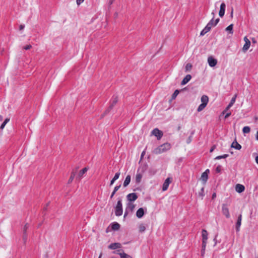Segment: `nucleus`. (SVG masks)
Listing matches in <instances>:
<instances>
[{
  "label": "nucleus",
  "mask_w": 258,
  "mask_h": 258,
  "mask_svg": "<svg viewBox=\"0 0 258 258\" xmlns=\"http://www.w3.org/2000/svg\"><path fill=\"white\" fill-rule=\"evenodd\" d=\"M207 105L204 104V103H201L198 107V109H197V111L198 112H200L202 110H203L205 107Z\"/></svg>",
  "instance_id": "72a5a7b5"
},
{
  "label": "nucleus",
  "mask_w": 258,
  "mask_h": 258,
  "mask_svg": "<svg viewBox=\"0 0 258 258\" xmlns=\"http://www.w3.org/2000/svg\"><path fill=\"white\" fill-rule=\"evenodd\" d=\"M233 105L231 104L230 103H229L228 106L226 107L225 109L223 111V113L224 114L225 111L228 110Z\"/></svg>",
  "instance_id": "49530a36"
},
{
  "label": "nucleus",
  "mask_w": 258,
  "mask_h": 258,
  "mask_svg": "<svg viewBox=\"0 0 258 258\" xmlns=\"http://www.w3.org/2000/svg\"><path fill=\"white\" fill-rule=\"evenodd\" d=\"M135 208V205L132 203L128 202L126 204V207L125 209V212L124 214V218H125L128 215L129 212H133Z\"/></svg>",
  "instance_id": "7ed1b4c3"
},
{
  "label": "nucleus",
  "mask_w": 258,
  "mask_h": 258,
  "mask_svg": "<svg viewBox=\"0 0 258 258\" xmlns=\"http://www.w3.org/2000/svg\"><path fill=\"white\" fill-rule=\"evenodd\" d=\"M255 162L257 164H258V155H257L255 158Z\"/></svg>",
  "instance_id": "338daca9"
},
{
  "label": "nucleus",
  "mask_w": 258,
  "mask_h": 258,
  "mask_svg": "<svg viewBox=\"0 0 258 258\" xmlns=\"http://www.w3.org/2000/svg\"><path fill=\"white\" fill-rule=\"evenodd\" d=\"M171 181L172 178L168 177L165 179L162 185L163 191H165L168 189L169 185L171 182Z\"/></svg>",
  "instance_id": "0eeeda50"
},
{
  "label": "nucleus",
  "mask_w": 258,
  "mask_h": 258,
  "mask_svg": "<svg viewBox=\"0 0 258 258\" xmlns=\"http://www.w3.org/2000/svg\"><path fill=\"white\" fill-rule=\"evenodd\" d=\"M216 197V192H214V193L212 194V200H214Z\"/></svg>",
  "instance_id": "69168bd1"
},
{
  "label": "nucleus",
  "mask_w": 258,
  "mask_h": 258,
  "mask_svg": "<svg viewBox=\"0 0 258 258\" xmlns=\"http://www.w3.org/2000/svg\"><path fill=\"white\" fill-rule=\"evenodd\" d=\"M208 32L207 31H205L204 29L201 31L200 33V36H204L205 34H206Z\"/></svg>",
  "instance_id": "09e8293b"
},
{
  "label": "nucleus",
  "mask_w": 258,
  "mask_h": 258,
  "mask_svg": "<svg viewBox=\"0 0 258 258\" xmlns=\"http://www.w3.org/2000/svg\"><path fill=\"white\" fill-rule=\"evenodd\" d=\"M194 134H195V131H193L191 132L190 135L188 137V138H187V139L186 140L187 144H189L191 143V142L192 141V136L194 135Z\"/></svg>",
  "instance_id": "c85d7f7f"
},
{
  "label": "nucleus",
  "mask_w": 258,
  "mask_h": 258,
  "mask_svg": "<svg viewBox=\"0 0 258 258\" xmlns=\"http://www.w3.org/2000/svg\"><path fill=\"white\" fill-rule=\"evenodd\" d=\"M250 131V128L248 126H244L242 128V132L243 134H248Z\"/></svg>",
  "instance_id": "cd10ccee"
},
{
  "label": "nucleus",
  "mask_w": 258,
  "mask_h": 258,
  "mask_svg": "<svg viewBox=\"0 0 258 258\" xmlns=\"http://www.w3.org/2000/svg\"><path fill=\"white\" fill-rule=\"evenodd\" d=\"M142 175L141 173H137L136 176V182L137 183H139L141 181Z\"/></svg>",
  "instance_id": "bb28decb"
},
{
  "label": "nucleus",
  "mask_w": 258,
  "mask_h": 258,
  "mask_svg": "<svg viewBox=\"0 0 258 258\" xmlns=\"http://www.w3.org/2000/svg\"><path fill=\"white\" fill-rule=\"evenodd\" d=\"M121 247V244L118 242L112 243L109 244L108 246V248L110 249H116L117 248H120Z\"/></svg>",
  "instance_id": "f8f14e48"
},
{
  "label": "nucleus",
  "mask_w": 258,
  "mask_h": 258,
  "mask_svg": "<svg viewBox=\"0 0 258 258\" xmlns=\"http://www.w3.org/2000/svg\"><path fill=\"white\" fill-rule=\"evenodd\" d=\"M149 173L151 175H154L156 173V171L153 169H150L149 170Z\"/></svg>",
  "instance_id": "603ef678"
},
{
  "label": "nucleus",
  "mask_w": 258,
  "mask_h": 258,
  "mask_svg": "<svg viewBox=\"0 0 258 258\" xmlns=\"http://www.w3.org/2000/svg\"><path fill=\"white\" fill-rule=\"evenodd\" d=\"M231 147L238 150L241 149V146L238 143H237L236 139L234 140V141L233 142Z\"/></svg>",
  "instance_id": "f3484780"
},
{
  "label": "nucleus",
  "mask_w": 258,
  "mask_h": 258,
  "mask_svg": "<svg viewBox=\"0 0 258 258\" xmlns=\"http://www.w3.org/2000/svg\"><path fill=\"white\" fill-rule=\"evenodd\" d=\"M118 101V97L116 96L113 95L111 99V101L110 104V106L113 108Z\"/></svg>",
  "instance_id": "a211bd4d"
},
{
  "label": "nucleus",
  "mask_w": 258,
  "mask_h": 258,
  "mask_svg": "<svg viewBox=\"0 0 258 258\" xmlns=\"http://www.w3.org/2000/svg\"><path fill=\"white\" fill-rule=\"evenodd\" d=\"M256 140L258 141V131H257L255 136Z\"/></svg>",
  "instance_id": "774afa93"
},
{
  "label": "nucleus",
  "mask_w": 258,
  "mask_h": 258,
  "mask_svg": "<svg viewBox=\"0 0 258 258\" xmlns=\"http://www.w3.org/2000/svg\"><path fill=\"white\" fill-rule=\"evenodd\" d=\"M199 196L203 197L204 196V187H203L199 192Z\"/></svg>",
  "instance_id": "37998d69"
},
{
  "label": "nucleus",
  "mask_w": 258,
  "mask_h": 258,
  "mask_svg": "<svg viewBox=\"0 0 258 258\" xmlns=\"http://www.w3.org/2000/svg\"><path fill=\"white\" fill-rule=\"evenodd\" d=\"M204 30H205V31H207V32H209L210 31V30L211 29V28H210V27H209V26H207L206 25V27L204 28Z\"/></svg>",
  "instance_id": "5fc2aeb1"
},
{
  "label": "nucleus",
  "mask_w": 258,
  "mask_h": 258,
  "mask_svg": "<svg viewBox=\"0 0 258 258\" xmlns=\"http://www.w3.org/2000/svg\"><path fill=\"white\" fill-rule=\"evenodd\" d=\"M250 45V41H246L245 42V44H244L242 50L243 52L246 51L249 48Z\"/></svg>",
  "instance_id": "5701e85b"
},
{
  "label": "nucleus",
  "mask_w": 258,
  "mask_h": 258,
  "mask_svg": "<svg viewBox=\"0 0 258 258\" xmlns=\"http://www.w3.org/2000/svg\"><path fill=\"white\" fill-rule=\"evenodd\" d=\"M236 97H237V95L235 94L234 95V96L232 98V99H231L230 102V103L231 104L233 105L234 103L235 102Z\"/></svg>",
  "instance_id": "79ce46f5"
},
{
  "label": "nucleus",
  "mask_w": 258,
  "mask_h": 258,
  "mask_svg": "<svg viewBox=\"0 0 258 258\" xmlns=\"http://www.w3.org/2000/svg\"><path fill=\"white\" fill-rule=\"evenodd\" d=\"M206 245L207 244H205V246L203 247V244H202V250H201V254H202V256H203L204 254H205V249H206Z\"/></svg>",
  "instance_id": "c03bdc74"
},
{
  "label": "nucleus",
  "mask_w": 258,
  "mask_h": 258,
  "mask_svg": "<svg viewBox=\"0 0 258 258\" xmlns=\"http://www.w3.org/2000/svg\"><path fill=\"white\" fill-rule=\"evenodd\" d=\"M120 187L121 184H119V185H117L114 187V189L111 194L110 199H112L113 197L116 192L120 188Z\"/></svg>",
  "instance_id": "b1692460"
},
{
  "label": "nucleus",
  "mask_w": 258,
  "mask_h": 258,
  "mask_svg": "<svg viewBox=\"0 0 258 258\" xmlns=\"http://www.w3.org/2000/svg\"><path fill=\"white\" fill-rule=\"evenodd\" d=\"M112 109L110 106L104 111V113L102 114V116H104L105 115L107 114Z\"/></svg>",
  "instance_id": "e433bc0d"
},
{
  "label": "nucleus",
  "mask_w": 258,
  "mask_h": 258,
  "mask_svg": "<svg viewBox=\"0 0 258 258\" xmlns=\"http://www.w3.org/2000/svg\"><path fill=\"white\" fill-rule=\"evenodd\" d=\"M171 146L169 143H164L155 148L153 153L155 154H160L170 149Z\"/></svg>",
  "instance_id": "f257e3e1"
},
{
  "label": "nucleus",
  "mask_w": 258,
  "mask_h": 258,
  "mask_svg": "<svg viewBox=\"0 0 258 258\" xmlns=\"http://www.w3.org/2000/svg\"><path fill=\"white\" fill-rule=\"evenodd\" d=\"M89 170L88 167H85L80 171L78 176L76 177V180H80L83 175Z\"/></svg>",
  "instance_id": "6e6552de"
},
{
  "label": "nucleus",
  "mask_w": 258,
  "mask_h": 258,
  "mask_svg": "<svg viewBox=\"0 0 258 258\" xmlns=\"http://www.w3.org/2000/svg\"><path fill=\"white\" fill-rule=\"evenodd\" d=\"M220 21V19L219 18H217L215 20V22H214V26H216L217 24L219 23Z\"/></svg>",
  "instance_id": "bf43d9fd"
},
{
  "label": "nucleus",
  "mask_w": 258,
  "mask_h": 258,
  "mask_svg": "<svg viewBox=\"0 0 258 258\" xmlns=\"http://www.w3.org/2000/svg\"><path fill=\"white\" fill-rule=\"evenodd\" d=\"M151 133L152 135L155 136L157 138L158 140H160L163 135V132L157 128H154L152 131Z\"/></svg>",
  "instance_id": "20e7f679"
},
{
  "label": "nucleus",
  "mask_w": 258,
  "mask_h": 258,
  "mask_svg": "<svg viewBox=\"0 0 258 258\" xmlns=\"http://www.w3.org/2000/svg\"><path fill=\"white\" fill-rule=\"evenodd\" d=\"M145 154V151H143L142 153H141V158H140V161L143 159V158H144V156Z\"/></svg>",
  "instance_id": "13d9d810"
},
{
  "label": "nucleus",
  "mask_w": 258,
  "mask_h": 258,
  "mask_svg": "<svg viewBox=\"0 0 258 258\" xmlns=\"http://www.w3.org/2000/svg\"><path fill=\"white\" fill-rule=\"evenodd\" d=\"M233 24H231L229 25L227 27H226L225 30L226 31H228L229 33L233 34Z\"/></svg>",
  "instance_id": "a878e982"
},
{
  "label": "nucleus",
  "mask_w": 258,
  "mask_h": 258,
  "mask_svg": "<svg viewBox=\"0 0 258 258\" xmlns=\"http://www.w3.org/2000/svg\"><path fill=\"white\" fill-rule=\"evenodd\" d=\"M146 230V227H140L139 232L142 233Z\"/></svg>",
  "instance_id": "864d4df0"
},
{
  "label": "nucleus",
  "mask_w": 258,
  "mask_h": 258,
  "mask_svg": "<svg viewBox=\"0 0 258 258\" xmlns=\"http://www.w3.org/2000/svg\"><path fill=\"white\" fill-rule=\"evenodd\" d=\"M121 250H117L116 251H113L114 253H117L120 255V258H132L130 255L124 253V252H120Z\"/></svg>",
  "instance_id": "4468645a"
},
{
  "label": "nucleus",
  "mask_w": 258,
  "mask_h": 258,
  "mask_svg": "<svg viewBox=\"0 0 258 258\" xmlns=\"http://www.w3.org/2000/svg\"><path fill=\"white\" fill-rule=\"evenodd\" d=\"M201 179L204 183L205 184L208 179V175L206 173H203L202 174Z\"/></svg>",
  "instance_id": "393cba45"
},
{
  "label": "nucleus",
  "mask_w": 258,
  "mask_h": 258,
  "mask_svg": "<svg viewBox=\"0 0 258 258\" xmlns=\"http://www.w3.org/2000/svg\"><path fill=\"white\" fill-rule=\"evenodd\" d=\"M145 209L143 208H140L136 212V216L138 218H141L145 214Z\"/></svg>",
  "instance_id": "ddd939ff"
},
{
  "label": "nucleus",
  "mask_w": 258,
  "mask_h": 258,
  "mask_svg": "<svg viewBox=\"0 0 258 258\" xmlns=\"http://www.w3.org/2000/svg\"><path fill=\"white\" fill-rule=\"evenodd\" d=\"M112 109L110 106L104 111V113L102 114V116H104L105 115L107 114Z\"/></svg>",
  "instance_id": "c9c22d12"
},
{
  "label": "nucleus",
  "mask_w": 258,
  "mask_h": 258,
  "mask_svg": "<svg viewBox=\"0 0 258 258\" xmlns=\"http://www.w3.org/2000/svg\"><path fill=\"white\" fill-rule=\"evenodd\" d=\"M27 227H24L23 232H24V235L23 237V240L24 241V242L25 243L27 241V235L26 234V231H27Z\"/></svg>",
  "instance_id": "2f4dec72"
},
{
  "label": "nucleus",
  "mask_w": 258,
  "mask_h": 258,
  "mask_svg": "<svg viewBox=\"0 0 258 258\" xmlns=\"http://www.w3.org/2000/svg\"><path fill=\"white\" fill-rule=\"evenodd\" d=\"M120 175V172H117L115 174V175L114 176V177L113 178H114V179H115L116 180L119 177Z\"/></svg>",
  "instance_id": "a18cd8bd"
},
{
  "label": "nucleus",
  "mask_w": 258,
  "mask_h": 258,
  "mask_svg": "<svg viewBox=\"0 0 258 258\" xmlns=\"http://www.w3.org/2000/svg\"><path fill=\"white\" fill-rule=\"evenodd\" d=\"M202 244H203V247L205 246V244H207V241L208 239V232L205 229H203L202 231Z\"/></svg>",
  "instance_id": "423d86ee"
},
{
  "label": "nucleus",
  "mask_w": 258,
  "mask_h": 258,
  "mask_svg": "<svg viewBox=\"0 0 258 258\" xmlns=\"http://www.w3.org/2000/svg\"><path fill=\"white\" fill-rule=\"evenodd\" d=\"M208 62L209 65L211 67H215L217 63V59L214 58L212 56H210L208 57Z\"/></svg>",
  "instance_id": "9b49d317"
},
{
  "label": "nucleus",
  "mask_w": 258,
  "mask_h": 258,
  "mask_svg": "<svg viewBox=\"0 0 258 258\" xmlns=\"http://www.w3.org/2000/svg\"><path fill=\"white\" fill-rule=\"evenodd\" d=\"M120 227H107L106 229V232L108 233L111 231H115L119 230Z\"/></svg>",
  "instance_id": "4be33fe9"
},
{
  "label": "nucleus",
  "mask_w": 258,
  "mask_h": 258,
  "mask_svg": "<svg viewBox=\"0 0 258 258\" xmlns=\"http://www.w3.org/2000/svg\"><path fill=\"white\" fill-rule=\"evenodd\" d=\"M76 173H77V169L73 170L72 171L71 176L68 180V184L71 183L73 181V180L76 176Z\"/></svg>",
  "instance_id": "6ab92c4d"
},
{
  "label": "nucleus",
  "mask_w": 258,
  "mask_h": 258,
  "mask_svg": "<svg viewBox=\"0 0 258 258\" xmlns=\"http://www.w3.org/2000/svg\"><path fill=\"white\" fill-rule=\"evenodd\" d=\"M225 4L224 2L222 3L220 7V10L219 12V15L221 18H222L225 14Z\"/></svg>",
  "instance_id": "1a4fd4ad"
},
{
  "label": "nucleus",
  "mask_w": 258,
  "mask_h": 258,
  "mask_svg": "<svg viewBox=\"0 0 258 258\" xmlns=\"http://www.w3.org/2000/svg\"><path fill=\"white\" fill-rule=\"evenodd\" d=\"M231 115V112L227 113L225 115V118H228Z\"/></svg>",
  "instance_id": "0e129e2a"
},
{
  "label": "nucleus",
  "mask_w": 258,
  "mask_h": 258,
  "mask_svg": "<svg viewBox=\"0 0 258 258\" xmlns=\"http://www.w3.org/2000/svg\"><path fill=\"white\" fill-rule=\"evenodd\" d=\"M131 179V176L130 175H127L125 179V180L123 182V187H126L130 183Z\"/></svg>",
  "instance_id": "aec40b11"
},
{
  "label": "nucleus",
  "mask_w": 258,
  "mask_h": 258,
  "mask_svg": "<svg viewBox=\"0 0 258 258\" xmlns=\"http://www.w3.org/2000/svg\"><path fill=\"white\" fill-rule=\"evenodd\" d=\"M122 201L120 199H118L117 205L115 207V214L116 216H120L122 214Z\"/></svg>",
  "instance_id": "f03ea898"
},
{
  "label": "nucleus",
  "mask_w": 258,
  "mask_h": 258,
  "mask_svg": "<svg viewBox=\"0 0 258 258\" xmlns=\"http://www.w3.org/2000/svg\"><path fill=\"white\" fill-rule=\"evenodd\" d=\"M148 165L147 164L145 163L143 165V166L141 168V171L142 172H144L147 169H148Z\"/></svg>",
  "instance_id": "58836bf2"
},
{
  "label": "nucleus",
  "mask_w": 258,
  "mask_h": 258,
  "mask_svg": "<svg viewBox=\"0 0 258 258\" xmlns=\"http://www.w3.org/2000/svg\"><path fill=\"white\" fill-rule=\"evenodd\" d=\"M241 223V215H240L237 218L235 226H240Z\"/></svg>",
  "instance_id": "4c0bfd02"
},
{
  "label": "nucleus",
  "mask_w": 258,
  "mask_h": 258,
  "mask_svg": "<svg viewBox=\"0 0 258 258\" xmlns=\"http://www.w3.org/2000/svg\"><path fill=\"white\" fill-rule=\"evenodd\" d=\"M235 190L238 193H241L245 190V187L243 185L237 184L235 186Z\"/></svg>",
  "instance_id": "2eb2a0df"
},
{
  "label": "nucleus",
  "mask_w": 258,
  "mask_h": 258,
  "mask_svg": "<svg viewBox=\"0 0 258 258\" xmlns=\"http://www.w3.org/2000/svg\"><path fill=\"white\" fill-rule=\"evenodd\" d=\"M201 102L202 103H204V104L207 105L209 102V97L207 95H203L201 97Z\"/></svg>",
  "instance_id": "412c9836"
},
{
  "label": "nucleus",
  "mask_w": 258,
  "mask_h": 258,
  "mask_svg": "<svg viewBox=\"0 0 258 258\" xmlns=\"http://www.w3.org/2000/svg\"><path fill=\"white\" fill-rule=\"evenodd\" d=\"M179 93V90H176L174 92V93L172 94V96H171L172 99H175Z\"/></svg>",
  "instance_id": "f704fd0d"
},
{
  "label": "nucleus",
  "mask_w": 258,
  "mask_h": 258,
  "mask_svg": "<svg viewBox=\"0 0 258 258\" xmlns=\"http://www.w3.org/2000/svg\"><path fill=\"white\" fill-rule=\"evenodd\" d=\"M9 121H10V118H6L5 119L4 121V122L2 123V124H1V126H0L1 129L3 130V129L5 127V126L6 124H7V123Z\"/></svg>",
  "instance_id": "7c9ffc66"
},
{
  "label": "nucleus",
  "mask_w": 258,
  "mask_h": 258,
  "mask_svg": "<svg viewBox=\"0 0 258 258\" xmlns=\"http://www.w3.org/2000/svg\"><path fill=\"white\" fill-rule=\"evenodd\" d=\"M192 66L191 63H188L186 64L185 67V72H187L190 71L191 70Z\"/></svg>",
  "instance_id": "c756f323"
},
{
  "label": "nucleus",
  "mask_w": 258,
  "mask_h": 258,
  "mask_svg": "<svg viewBox=\"0 0 258 258\" xmlns=\"http://www.w3.org/2000/svg\"><path fill=\"white\" fill-rule=\"evenodd\" d=\"M214 17H213L212 19L209 22L207 25L209 26V27L211 28L212 26H214Z\"/></svg>",
  "instance_id": "ea45409f"
},
{
  "label": "nucleus",
  "mask_w": 258,
  "mask_h": 258,
  "mask_svg": "<svg viewBox=\"0 0 258 258\" xmlns=\"http://www.w3.org/2000/svg\"><path fill=\"white\" fill-rule=\"evenodd\" d=\"M138 198V195L135 192L130 193L126 196V199L130 203L135 201Z\"/></svg>",
  "instance_id": "39448f33"
},
{
  "label": "nucleus",
  "mask_w": 258,
  "mask_h": 258,
  "mask_svg": "<svg viewBox=\"0 0 258 258\" xmlns=\"http://www.w3.org/2000/svg\"><path fill=\"white\" fill-rule=\"evenodd\" d=\"M208 32L207 31H205L204 29L201 31L200 33V36H204L205 34H206Z\"/></svg>",
  "instance_id": "8fccbe9b"
},
{
  "label": "nucleus",
  "mask_w": 258,
  "mask_h": 258,
  "mask_svg": "<svg viewBox=\"0 0 258 258\" xmlns=\"http://www.w3.org/2000/svg\"><path fill=\"white\" fill-rule=\"evenodd\" d=\"M84 1V0H77L76 1V3H77V4L78 6H79L82 3H83V2Z\"/></svg>",
  "instance_id": "6e6d98bb"
},
{
  "label": "nucleus",
  "mask_w": 258,
  "mask_h": 258,
  "mask_svg": "<svg viewBox=\"0 0 258 258\" xmlns=\"http://www.w3.org/2000/svg\"><path fill=\"white\" fill-rule=\"evenodd\" d=\"M25 28V25H20V26H19V30H22L24 29Z\"/></svg>",
  "instance_id": "e2e57ef3"
},
{
  "label": "nucleus",
  "mask_w": 258,
  "mask_h": 258,
  "mask_svg": "<svg viewBox=\"0 0 258 258\" xmlns=\"http://www.w3.org/2000/svg\"><path fill=\"white\" fill-rule=\"evenodd\" d=\"M191 79V76L189 74L186 75L181 82V85H184L186 84Z\"/></svg>",
  "instance_id": "dca6fc26"
},
{
  "label": "nucleus",
  "mask_w": 258,
  "mask_h": 258,
  "mask_svg": "<svg viewBox=\"0 0 258 258\" xmlns=\"http://www.w3.org/2000/svg\"><path fill=\"white\" fill-rule=\"evenodd\" d=\"M31 47H32L31 45L29 44V45H25V46H24L23 49H25V50H29Z\"/></svg>",
  "instance_id": "de8ad7c7"
},
{
  "label": "nucleus",
  "mask_w": 258,
  "mask_h": 258,
  "mask_svg": "<svg viewBox=\"0 0 258 258\" xmlns=\"http://www.w3.org/2000/svg\"><path fill=\"white\" fill-rule=\"evenodd\" d=\"M222 170V166L220 165H218L215 169V171L217 173H220Z\"/></svg>",
  "instance_id": "a19ab883"
},
{
  "label": "nucleus",
  "mask_w": 258,
  "mask_h": 258,
  "mask_svg": "<svg viewBox=\"0 0 258 258\" xmlns=\"http://www.w3.org/2000/svg\"><path fill=\"white\" fill-rule=\"evenodd\" d=\"M49 204V203H48L47 204V205H46V207H44V208H43V211H42V214H43V215H45V211H46V210H47V207L48 206Z\"/></svg>",
  "instance_id": "3c124183"
},
{
  "label": "nucleus",
  "mask_w": 258,
  "mask_h": 258,
  "mask_svg": "<svg viewBox=\"0 0 258 258\" xmlns=\"http://www.w3.org/2000/svg\"><path fill=\"white\" fill-rule=\"evenodd\" d=\"M115 181H116V180H115V179H114V178H113L111 180V181H110V184H109V185H110V186H111V185L114 183V182Z\"/></svg>",
  "instance_id": "680f3d73"
},
{
  "label": "nucleus",
  "mask_w": 258,
  "mask_h": 258,
  "mask_svg": "<svg viewBox=\"0 0 258 258\" xmlns=\"http://www.w3.org/2000/svg\"><path fill=\"white\" fill-rule=\"evenodd\" d=\"M216 146V145H214L211 148V149L210 150V152L211 153L212 152H213V151L215 149Z\"/></svg>",
  "instance_id": "052dcab7"
},
{
  "label": "nucleus",
  "mask_w": 258,
  "mask_h": 258,
  "mask_svg": "<svg viewBox=\"0 0 258 258\" xmlns=\"http://www.w3.org/2000/svg\"><path fill=\"white\" fill-rule=\"evenodd\" d=\"M228 156H229L228 154H224V155H220V156H217L215 158V160H220V159H225V158H227Z\"/></svg>",
  "instance_id": "473e14b6"
},
{
  "label": "nucleus",
  "mask_w": 258,
  "mask_h": 258,
  "mask_svg": "<svg viewBox=\"0 0 258 258\" xmlns=\"http://www.w3.org/2000/svg\"><path fill=\"white\" fill-rule=\"evenodd\" d=\"M109 226H120L117 222H113L110 224Z\"/></svg>",
  "instance_id": "4d7b16f0"
},
{
  "label": "nucleus",
  "mask_w": 258,
  "mask_h": 258,
  "mask_svg": "<svg viewBox=\"0 0 258 258\" xmlns=\"http://www.w3.org/2000/svg\"><path fill=\"white\" fill-rule=\"evenodd\" d=\"M222 213L224 215L226 218H229L230 214L229 212V209L227 207V205L223 204L222 208Z\"/></svg>",
  "instance_id": "9d476101"
}]
</instances>
